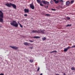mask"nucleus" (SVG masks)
<instances>
[{
  "mask_svg": "<svg viewBox=\"0 0 75 75\" xmlns=\"http://www.w3.org/2000/svg\"><path fill=\"white\" fill-rule=\"evenodd\" d=\"M5 5L7 6L10 7L11 6H13V8L15 9H16L17 6L16 5L13 4H12L11 3H9V4L8 3L6 4H5Z\"/></svg>",
  "mask_w": 75,
  "mask_h": 75,
  "instance_id": "f257e3e1",
  "label": "nucleus"
},
{
  "mask_svg": "<svg viewBox=\"0 0 75 75\" xmlns=\"http://www.w3.org/2000/svg\"><path fill=\"white\" fill-rule=\"evenodd\" d=\"M0 22L2 23H3V18H4V15L3 12L1 10H0Z\"/></svg>",
  "mask_w": 75,
  "mask_h": 75,
  "instance_id": "f03ea898",
  "label": "nucleus"
},
{
  "mask_svg": "<svg viewBox=\"0 0 75 75\" xmlns=\"http://www.w3.org/2000/svg\"><path fill=\"white\" fill-rule=\"evenodd\" d=\"M11 25L14 26V27H18V23L16 21H13L12 22H11Z\"/></svg>",
  "mask_w": 75,
  "mask_h": 75,
  "instance_id": "7ed1b4c3",
  "label": "nucleus"
},
{
  "mask_svg": "<svg viewBox=\"0 0 75 75\" xmlns=\"http://www.w3.org/2000/svg\"><path fill=\"white\" fill-rule=\"evenodd\" d=\"M42 2L43 3L45 4V5H46L47 4V5H49L50 4H49V2H47V1H44V0H42Z\"/></svg>",
  "mask_w": 75,
  "mask_h": 75,
  "instance_id": "20e7f679",
  "label": "nucleus"
},
{
  "mask_svg": "<svg viewBox=\"0 0 75 75\" xmlns=\"http://www.w3.org/2000/svg\"><path fill=\"white\" fill-rule=\"evenodd\" d=\"M36 1L38 3L40 4L41 6H43V5L42 4V2L40 0H36Z\"/></svg>",
  "mask_w": 75,
  "mask_h": 75,
  "instance_id": "39448f33",
  "label": "nucleus"
},
{
  "mask_svg": "<svg viewBox=\"0 0 75 75\" xmlns=\"http://www.w3.org/2000/svg\"><path fill=\"white\" fill-rule=\"evenodd\" d=\"M30 8H31L32 9H34L35 8V7L33 4H30Z\"/></svg>",
  "mask_w": 75,
  "mask_h": 75,
  "instance_id": "423d86ee",
  "label": "nucleus"
},
{
  "mask_svg": "<svg viewBox=\"0 0 75 75\" xmlns=\"http://www.w3.org/2000/svg\"><path fill=\"white\" fill-rule=\"evenodd\" d=\"M10 47H11V48H12L13 50H16L17 49H18V47H17L16 46H10Z\"/></svg>",
  "mask_w": 75,
  "mask_h": 75,
  "instance_id": "0eeeda50",
  "label": "nucleus"
},
{
  "mask_svg": "<svg viewBox=\"0 0 75 75\" xmlns=\"http://www.w3.org/2000/svg\"><path fill=\"white\" fill-rule=\"evenodd\" d=\"M24 45L25 46L28 45V46L31 45V44L30 43H28L26 42H24Z\"/></svg>",
  "mask_w": 75,
  "mask_h": 75,
  "instance_id": "6e6552de",
  "label": "nucleus"
},
{
  "mask_svg": "<svg viewBox=\"0 0 75 75\" xmlns=\"http://www.w3.org/2000/svg\"><path fill=\"white\" fill-rule=\"evenodd\" d=\"M69 48H70V47L69 46L68 47H67V48H64V52H67L68 51V50H69Z\"/></svg>",
  "mask_w": 75,
  "mask_h": 75,
  "instance_id": "1a4fd4ad",
  "label": "nucleus"
},
{
  "mask_svg": "<svg viewBox=\"0 0 75 75\" xmlns=\"http://www.w3.org/2000/svg\"><path fill=\"white\" fill-rule=\"evenodd\" d=\"M32 33H40V31H38L36 30H33L32 31Z\"/></svg>",
  "mask_w": 75,
  "mask_h": 75,
  "instance_id": "9d476101",
  "label": "nucleus"
},
{
  "mask_svg": "<svg viewBox=\"0 0 75 75\" xmlns=\"http://www.w3.org/2000/svg\"><path fill=\"white\" fill-rule=\"evenodd\" d=\"M24 11L25 13H28L29 12V10L28 9H25Z\"/></svg>",
  "mask_w": 75,
  "mask_h": 75,
  "instance_id": "9b49d317",
  "label": "nucleus"
},
{
  "mask_svg": "<svg viewBox=\"0 0 75 75\" xmlns=\"http://www.w3.org/2000/svg\"><path fill=\"white\" fill-rule=\"evenodd\" d=\"M70 4V2L68 1H67L66 2V4L67 5H69Z\"/></svg>",
  "mask_w": 75,
  "mask_h": 75,
  "instance_id": "f8f14e48",
  "label": "nucleus"
},
{
  "mask_svg": "<svg viewBox=\"0 0 75 75\" xmlns=\"http://www.w3.org/2000/svg\"><path fill=\"white\" fill-rule=\"evenodd\" d=\"M33 38H40V37L39 36H34L33 37Z\"/></svg>",
  "mask_w": 75,
  "mask_h": 75,
  "instance_id": "ddd939ff",
  "label": "nucleus"
},
{
  "mask_svg": "<svg viewBox=\"0 0 75 75\" xmlns=\"http://www.w3.org/2000/svg\"><path fill=\"white\" fill-rule=\"evenodd\" d=\"M39 31H40V32H39V33H44V30H38Z\"/></svg>",
  "mask_w": 75,
  "mask_h": 75,
  "instance_id": "4468645a",
  "label": "nucleus"
},
{
  "mask_svg": "<svg viewBox=\"0 0 75 75\" xmlns=\"http://www.w3.org/2000/svg\"><path fill=\"white\" fill-rule=\"evenodd\" d=\"M59 3V0H57V1H56L55 2V3L56 4H57Z\"/></svg>",
  "mask_w": 75,
  "mask_h": 75,
  "instance_id": "2eb2a0df",
  "label": "nucleus"
},
{
  "mask_svg": "<svg viewBox=\"0 0 75 75\" xmlns=\"http://www.w3.org/2000/svg\"><path fill=\"white\" fill-rule=\"evenodd\" d=\"M71 69L72 70H75V68L74 67H73L71 68Z\"/></svg>",
  "mask_w": 75,
  "mask_h": 75,
  "instance_id": "dca6fc26",
  "label": "nucleus"
},
{
  "mask_svg": "<svg viewBox=\"0 0 75 75\" xmlns=\"http://www.w3.org/2000/svg\"><path fill=\"white\" fill-rule=\"evenodd\" d=\"M46 39V38L45 37H44L42 38V40H43V41H44Z\"/></svg>",
  "mask_w": 75,
  "mask_h": 75,
  "instance_id": "f3484780",
  "label": "nucleus"
},
{
  "mask_svg": "<svg viewBox=\"0 0 75 75\" xmlns=\"http://www.w3.org/2000/svg\"><path fill=\"white\" fill-rule=\"evenodd\" d=\"M29 61L31 63H33V61L32 59H30Z\"/></svg>",
  "mask_w": 75,
  "mask_h": 75,
  "instance_id": "a211bd4d",
  "label": "nucleus"
},
{
  "mask_svg": "<svg viewBox=\"0 0 75 75\" xmlns=\"http://www.w3.org/2000/svg\"><path fill=\"white\" fill-rule=\"evenodd\" d=\"M45 15H45V16H50V15L49 14H45Z\"/></svg>",
  "mask_w": 75,
  "mask_h": 75,
  "instance_id": "6ab92c4d",
  "label": "nucleus"
},
{
  "mask_svg": "<svg viewBox=\"0 0 75 75\" xmlns=\"http://www.w3.org/2000/svg\"><path fill=\"white\" fill-rule=\"evenodd\" d=\"M72 25L71 24H70V25H69V24H68L66 26V27H70V26H71Z\"/></svg>",
  "mask_w": 75,
  "mask_h": 75,
  "instance_id": "aec40b11",
  "label": "nucleus"
},
{
  "mask_svg": "<svg viewBox=\"0 0 75 75\" xmlns=\"http://www.w3.org/2000/svg\"><path fill=\"white\" fill-rule=\"evenodd\" d=\"M29 41H30V42H34V41H33V40H29Z\"/></svg>",
  "mask_w": 75,
  "mask_h": 75,
  "instance_id": "412c9836",
  "label": "nucleus"
},
{
  "mask_svg": "<svg viewBox=\"0 0 75 75\" xmlns=\"http://www.w3.org/2000/svg\"><path fill=\"white\" fill-rule=\"evenodd\" d=\"M52 52L57 53V51L56 50H55V51H52Z\"/></svg>",
  "mask_w": 75,
  "mask_h": 75,
  "instance_id": "4be33fe9",
  "label": "nucleus"
},
{
  "mask_svg": "<svg viewBox=\"0 0 75 75\" xmlns=\"http://www.w3.org/2000/svg\"><path fill=\"white\" fill-rule=\"evenodd\" d=\"M19 25H20V27H21V28H23V26H22L21 25V24L19 23Z\"/></svg>",
  "mask_w": 75,
  "mask_h": 75,
  "instance_id": "5701e85b",
  "label": "nucleus"
},
{
  "mask_svg": "<svg viewBox=\"0 0 75 75\" xmlns=\"http://www.w3.org/2000/svg\"><path fill=\"white\" fill-rule=\"evenodd\" d=\"M73 47H75V45H74V46H72V47L70 48H72Z\"/></svg>",
  "mask_w": 75,
  "mask_h": 75,
  "instance_id": "b1692460",
  "label": "nucleus"
},
{
  "mask_svg": "<svg viewBox=\"0 0 75 75\" xmlns=\"http://www.w3.org/2000/svg\"><path fill=\"white\" fill-rule=\"evenodd\" d=\"M50 3H51V4H53V1H50Z\"/></svg>",
  "mask_w": 75,
  "mask_h": 75,
  "instance_id": "393cba45",
  "label": "nucleus"
},
{
  "mask_svg": "<svg viewBox=\"0 0 75 75\" xmlns=\"http://www.w3.org/2000/svg\"><path fill=\"white\" fill-rule=\"evenodd\" d=\"M59 1L61 2H63V0H60Z\"/></svg>",
  "mask_w": 75,
  "mask_h": 75,
  "instance_id": "a878e982",
  "label": "nucleus"
},
{
  "mask_svg": "<svg viewBox=\"0 0 75 75\" xmlns=\"http://www.w3.org/2000/svg\"><path fill=\"white\" fill-rule=\"evenodd\" d=\"M67 18L68 19V20H70V18L69 17H67Z\"/></svg>",
  "mask_w": 75,
  "mask_h": 75,
  "instance_id": "bb28decb",
  "label": "nucleus"
},
{
  "mask_svg": "<svg viewBox=\"0 0 75 75\" xmlns=\"http://www.w3.org/2000/svg\"><path fill=\"white\" fill-rule=\"evenodd\" d=\"M74 1H71V4H72L73 3H74Z\"/></svg>",
  "mask_w": 75,
  "mask_h": 75,
  "instance_id": "cd10ccee",
  "label": "nucleus"
},
{
  "mask_svg": "<svg viewBox=\"0 0 75 75\" xmlns=\"http://www.w3.org/2000/svg\"><path fill=\"white\" fill-rule=\"evenodd\" d=\"M24 16H28V15L27 14H25L24 15Z\"/></svg>",
  "mask_w": 75,
  "mask_h": 75,
  "instance_id": "c85d7f7f",
  "label": "nucleus"
},
{
  "mask_svg": "<svg viewBox=\"0 0 75 75\" xmlns=\"http://www.w3.org/2000/svg\"><path fill=\"white\" fill-rule=\"evenodd\" d=\"M51 10L52 11H56V9H51Z\"/></svg>",
  "mask_w": 75,
  "mask_h": 75,
  "instance_id": "c756f323",
  "label": "nucleus"
},
{
  "mask_svg": "<svg viewBox=\"0 0 75 75\" xmlns=\"http://www.w3.org/2000/svg\"><path fill=\"white\" fill-rule=\"evenodd\" d=\"M29 48H30L31 49H32L33 48V47H30Z\"/></svg>",
  "mask_w": 75,
  "mask_h": 75,
  "instance_id": "7c9ffc66",
  "label": "nucleus"
},
{
  "mask_svg": "<svg viewBox=\"0 0 75 75\" xmlns=\"http://www.w3.org/2000/svg\"><path fill=\"white\" fill-rule=\"evenodd\" d=\"M40 70V68H38V69H37V71H39Z\"/></svg>",
  "mask_w": 75,
  "mask_h": 75,
  "instance_id": "2f4dec72",
  "label": "nucleus"
},
{
  "mask_svg": "<svg viewBox=\"0 0 75 75\" xmlns=\"http://www.w3.org/2000/svg\"><path fill=\"white\" fill-rule=\"evenodd\" d=\"M0 75H4V74L1 73V74H0Z\"/></svg>",
  "mask_w": 75,
  "mask_h": 75,
  "instance_id": "473e14b6",
  "label": "nucleus"
},
{
  "mask_svg": "<svg viewBox=\"0 0 75 75\" xmlns=\"http://www.w3.org/2000/svg\"><path fill=\"white\" fill-rule=\"evenodd\" d=\"M63 75H66V74L65 73H63Z\"/></svg>",
  "mask_w": 75,
  "mask_h": 75,
  "instance_id": "72a5a7b5",
  "label": "nucleus"
},
{
  "mask_svg": "<svg viewBox=\"0 0 75 75\" xmlns=\"http://www.w3.org/2000/svg\"><path fill=\"white\" fill-rule=\"evenodd\" d=\"M55 2L57 0H53Z\"/></svg>",
  "mask_w": 75,
  "mask_h": 75,
  "instance_id": "f704fd0d",
  "label": "nucleus"
},
{
  "mask_svg": "<svg viewBox=\"0 0 75 75\" xmlns=\"http://www.w3.org/2000/svg\"><path fill=\"white\" fill-rule=\"evenodd\" d=\"M44 7L45 8H47L46 6H45Z\"/></svg>",
  "mask_w": 75,
  "mask_h": 75,
  "instance_id": "c9c22d12",
  "label": "nucleus"
},
{
  "mask_svg": "<svg viewBox=\"0 0 75 75\" xmlns=\"http://www.w3.org/2000/svg\"><path fill=\"white\" fill-rule=\"evenodd\" d=\"M56 75H59V74H56Z\"/></svg>",
  "mask_w": 75,
  "mask_h": 75,
  "instance_id": "e433bc0d",
  "label": "nucleus"
},
{
  "mask_svg": "<svg viewBox=\"0 0 75 75\" xmlns=\"http://www.w3.org/2000/svg\"><path fill=\"white\" fill-rule=\"evenodd\" d=\"M53 52H52H52H50V53H53Z\"/></svg>",
  "mask_w": 75,
  "mask_h": 75,
  "instance_id": "4c0bfd02",
  "label": "nucleus"
},
{
  "mask_svg": "<svg viewBox=\"0 0 75 75\" xmlns=\"http://www.w3.org/2000/svg\"><path fill=\"white\" fill-rule=\"evenodd\" d=\"M40 75H42V74L41 73Z\"/></svg>",
  "mask_w": 75,
  "mask_h": 75,
  "instance_id": "58836bf2",
  "label": "nucleus"
},
{
  "mask_svg": "<svg viewBox=\"0 0 75 75\" xmlns=\"http://www.w3.org/2000/svg\"><path fill=\"white\" fill-rule=\"evenodd\" d=\"M1 25H0V28H1Z\"/></svg>",
  "mask_w": 75,
  "mask_h": 75,
  "instance_id": "ea45409f",
  "label": "nucleus"
},
{
  "mask_svg": "<svg viewBox=\"0 0 75 75\" xmlns=\"http://www.w3.org/2000/svg\"><path fill=\"white\" fill-rule=\"evenodd\" d=\"M46 7H47V8H48V6H46Z\"/></svg>",
  "mask_w": 75,
  "mask_h": 75,
  "instance_id": "a19ab883",
  "label": "nucleus"
},
{
  "mask_svg": "<svg viewBox=\"0 0 75 75\" xmlns=\"http://www.w3.org/2000/svg\"><path fill=\"white\" fill-rule=\"evenodd\" d=\"M18 23H19V24H20L19 23V22H18Z\"/></svg>",
  "mask_w": 75,
  "mask_h": 75,
  "instance_id": "79ce46f5",
  "label": "nucleus"
}]
</instances>
